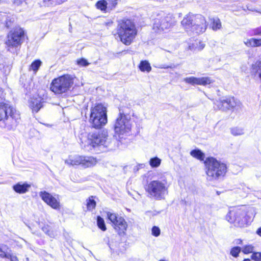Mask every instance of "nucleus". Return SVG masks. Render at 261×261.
I'll return each mask as SVG.
<instances>
[{
  "instance_id": "5701e85b",
  "label": "nucleus",
  "mask_w": 261,
  "mask_h": 261,
  "mask_svg": "<svg viewBox=\"0 0 261 261\" xmlns=\"http://www.w3.org/2000/svg\"><path fill=\"white\" fill-rule=\"evenodd\" d=\"M42 64V62L40 59H36L33 61L29 66L28 70L29 71H33L34 74H36Z\"/></svg>"
},
{
  "instance_id": "58836bf2",
  "label": "nucleus",
  "mask_w": 261,
  "mask_h": 261,
  "mask_svg": "<svg viewBox=\"0 0 261 261\" xmlns=\"http://www.w3.org/2000/svg\"><path fill=\"white\" fill-rule=\"evenodd\" d=\"M205 46V45L204 44H201L200 46V49H202Z\"/></svg>"
},
{
  "instance_id": "dca6fc26",
  "label": "nucleus",
  "mask_w": 261,
  "mask_h": 261,
  "mask_svg": "<svg viewBox=\"0 0 261 261\" xmlns=\"http://www.w3.org/2000/svg\"><path fill=\"white\" fill-rule=\"evenodd\" d=\"M117 5V0H99L95 3V6L97 10L107 13L114 9Z\"/></svg>"
},
{
  "instance_id": "e433bc0d",
  "label": "nucleus",
  "mask_w": 261,
  "mask_h": 261,
  "mask_svg": "<svg viewBox=\"0 0 261 261\" xmlns=\"http://www.w3.org/2000/svg\"><path fill=\"white\" fill-rule=\"evenodd\" d=\"M11 261H18V258L16 256H12L11 257Z\"/></svg>"
},
{
  "instance_id": "412c9836",
  "label": "nucleus",
  "mask_w": 261,
  "mask_h": 261,
  "mask_svg": "<svg viewBox=\"0 0 261 261\" xmlns=\"http://www.w3.org/2000/svg\"><path fill=\"white\" fill-rule=\"evenodd\" d=\"M244 44L247 47L250 48L260 47L261 46V39L251 38L245 41Z\"/></svg>"
},
{
  "instance_id": "393cba45",
  "label": "nucleus",
  "mask_w": 261,
  "mask_h": 261,
  "mask_svg": "<svg viewBox=\"0 0 261 261\" xmlns=\"http://www.w3.org/2000/svg\"><path fill=\"white\" fill-rule=\"evenodd\" d=\"M138 67L142 72H149L152 69L150 63L147 60L141 61L138 65Z\"/></svg>"
},
{
  "instance_id": "f8f14e48",
  "label": "nucleus",
  "mask_w": 261,
  "mask_h": 261,
  "mask_svg": "<svg viewBox=\"0 0 261 261\" xmlns=\"http://www.w3.org/2000/svg\"><path fill=\"white\" fill-rule=\"evenodd\" d=\"M107 138V133L105 130L89 133L87 135L88 144L93 148L104 145Z\"/></svg>"
},
{
  "instance_id": "1a4fd4ad",
  "label": "nucleus",
  "mask_w": 261,
  "mask_h": 261,
  "mask_svg": "<svg viewBox=\"0 0 261 261\" xmlns=\"http://www.w3.org/2000/svg\"><path fill=\"white\" fill-rule=\"evenodd\" d=\"M168 188L166 181L162 182L158 180L151 181L145 187L146 192L158 200L164 198V195L168 193Z\"/></svg>"
},
{
  "instance_id": "c85d7f7f",
  "label": "nucleus",
  "mask_w": 261,
  "mask_h": 261,
  "mask_svg": "<svg viewBox=\"0 0 261 261\" xmlns=\"http://www.w3.org/2000/svg\"><path fill=\"white\" fill-rule=\"evenodd\" d=\"M241 251V248L238 246H236L232 247L230 251V254L234 257H237L239 256V253Z\"/></svg>"
},
{
  "instance_id": "c9c22d12",
  "label": "nucleus",
  "mask_w": 261,
  "mask_h": 261,
  "mask_svg": "<svg viewBox=\"0 0 261 261\" xmlns=\"http://www.w3.org/2000/svg\"><path fill=\"white\" fill-rule=\"evenodd\" d=\"M256 233L261 237V226L257 228V229L256 231Z\"/></svg>"
},
{
  "instance_id": "0eeeda50",
  "label": "nucleus",
  "mask_w": 261,
  "mask_h": 261,
  "mask_svg": "<svg viewBox=\"0 0 261 261\" xmlns=\"http://www.w3.org/2000/svg\"><path fill=\"white\" fill-rule=\"evenodd\" d=\"M226 219L239 227H246L252 221L249 211L242 207H234L230 210L226 216Z\"/></svg>"
},
{
  "instance_id": "aec40b11",
  "label": "nucleus",
  "mask_w": 261,
  "mask_h": 261,
  "mask_svg": "<svg viewBox=\"0 0 261 261\" xmlns=\"http://www.w3.org/2000/svg\"><path fill=\"white\" fill-rule=\"evenodd\" d=\"M31 187V185L27 182H18L13 186V189L17 193L24 194L27 192Z\"/></svg>"
},
{
  "instance_id": "c756f323",
  "label": "nucleus",
  "mask_w": 261,
  "mask_h": 261,
  "mask_svg": "<svg viewBox=\"0 0 261 261\" xmlns=\"http://www.w3.org/2000/svg\"><path fill=\"white\" fill-rule=\"evenodd\" d=\"M253 246L251 245H247L243 247L242 252L245 254H248L251 253H253Z\"/></svg>"
},
{
  "instance_id": "f03ea898",
  "label": "nucleus",
  "mask_w": 261,
  "mask_h": 261,
  "mask_svg": "<svg viewBox=\"0 0 261 261\" xmlns=\"http://www.w3.org/2000/svg\"><path fill=\"white\" fill-rule=\"evenodd\" d=\"M138 31L135 22L129 18H124L117 21V25L112 32L114 38L123 44L129 46L135 40Z\"/></svg>"
},
{
  "instance_id": "37998d69",
  "label": "nucleus",
  "mask_w": 261,
  "mask_h": 261,
  "mask_svg": "<svg viewBox=\"0 0 261 261\" xmlns=\"http://www.w3.org/2000/svg\"><path fill=\"white\" fill-rule=\"evenodd\" d=\"M159 261H167V260H164V259H160V260H159Z\"/></svg>"
},
{
  "instance_id": "72a5a7b5",
  "label": "nucleus",
  "mask_w": 261,
  "mask_h": 261,
  "mask_svg": "<svg viewBox=\"0 0 261 261\" xmlns=\"http://www.w3.org/2000/svg\"><path fill=\"white\" fill-rule=\"evenodd\" d=\"M252 35L261 36V28L258 27L252 30Z\"/></svg>"
},
{
  "instance_id": "2f4dec72",
  "label": "nucleus",
  "mask_w": 261,
  "mask_h": 261,
  "mask_svg": "<svg viewBox=\"0 0 261 261\" xmlns=\"http://www.w3.org/2000/svg\"><path fill=\"white\" fill-rule=\"evenodd\" d=\"M77 64L81 66L85 67L88 66L89 64V63L87 61V60L84 58H80L76 61Z\"/></svg>"
},
{
  "instance_id": "9d476101",
  "label": "nucleus",
  "mask_w": 261,
  "mask_h": 261,
  "mask_svg": "<svg viewBox=\"0 0 261 261\" xmlns=\"http://www.w3.org/2000/svg\"><path fill=\"white\" fill-rule=\"evenodd\" d=\"M107 219L110 221L112 226L119 236L124 235L128 227V224L124 218L117 213L106 212Z\"/></svg>"
},
{
  "instance_id": "f704fd0d",
  "label": "nucleus",
  "mask_w": 261,
  "mask_h": 261,
  "mask_svg": "<svg viewBox=\"0 0 261 261\" xmlns=\"http://www.w3.org/2000/svg\"><path fill=\"white\" fill-rule=\"evenodd\" d=\"M0 257L2 258H9V255L0 248Z\"/></svg>"
},
{
  "instance_id": "4be33fe9",
  "label": "nucleus",
  "mask_w": 261,
  "mask_h": 261,
  "mask_svg": "<svg viewBox=\"0 0 261 261\" xmlns=\"http://www.w3.org/2000/svg\"><path fill=\"white\" fill-rule=\"evenodd\" d=\"M190 155L194 158L203 161L204 162L205 154L199 149H195L192 150L190 152Z\"/></svg>"
},
{
  "instance_id": "b1692460",
  "label": "nucleus",
  "mask_w": 261,
  "mask_h": 261,
  "mask_svg": "<svg viewBox=\"0 0 261 261\" xmlns=\"http://www.w3.org/2000/svg\"><path fill=\"white\" fill-rule=\"evenodd\" d=\"M95 196H90L86 200V208L88 211H92L95 209L96 202L95 200Z\"/></svg>"
},
{
  "instance_id": "7ed1b4c3",
  "label": "nucleus",
  "mask_w": 261,
  "mask_h": 261,
  "mask_svg": "<svg viewBox=\"0 0 261 261\" xmlns=\"http://www.w3.org/2000/svg\"><path fill=\"white\" fill-rule=\"evenodd\" d=\"M206 178L209 181H216L223 178L227 172V164L213 156H208L203 162Z\"/></svg>"
},
{
  "instance_id": "6e6552de",
  "label": "nucleus",
  "mask_w": 261,
  "mask_h": 261,
  "mask_svg": "<svg viewBox=\"0 0 261 261\" xmlns=\"http://www.w3.org/2000/svg\"><path fill=\"white\" fill-rule=\"evenodd\" d=\"M20 115L16 109L9 103L0 102V122H2L5 127L11 128L16 124L20 119Z\"/></svg>"
},
{
  "instance_id": "f257e3e1",
  "label": "nucleus",
  "mask_w": 261,
  "mask_h": 261,
  "mask_svg": "<svg viewBox=\"0 0 261 261\" xmlns=\"http://www.w3.org/2000/svg\"><path fill=\"white\" fill-rule=\"evenodd\" d=\"M5 27L10 30L4 42L6 50L11 53L19 50L27 36L25 30L19 25H15L13 18L7 19Z\"/></svg>"
},
{
  "instance_id": "cd10ccee",
  "label": "nucleus",
  "mask_w": 261,
  "mask_h": 261,
  "mask_svg": "<svg viewBox=\"0 0 261 261\" xmlns=\"http://www.w3.org/2000/svg\"><path fill=\"white\" fill-rule=\"evenodd\" d=\"M161 163V159L156 156L151 158L149 161V165L152 168L159 167Z\"/></svg>"
},
{
  "instance_id": "20e7f679",
  "label": "nucleus",
  "mask_w": 261,
  "mask_h": 261,
  "mask_svg": "<svg viewBox=\"0 0 261 261\" xmlns=\"http://www.w3.org/2000/svg\"><path fill=\"white\" fill-rule=\"evenodd\" d=\"M180 23L185 31L198 34L204 33L207 27L205 17L201 14H194L191 12L183 17Z\"/></svg>"
},
{
  "instance_id": "39448f33",
  "label": "nucleus",
  "mask_w": 261,
  "mask_h": 261,
  "mask_svg": "<svg viewBox=\"0 0 261 261\" xmlns=\"http://www.w3.org/2000/svg\"><path fill=\"white\" fill-rule=\"evenodd\" d=\"M89 122L91 128L100 129L108 123L107 108L102 103H96L90 108Z\"/></svg>"
},
{
  "instance_id": "2eb2a0df",
  "label": "nucleus",
  "mask_w": 261,
  "mask_h": 261,
  "mask_svg": "<svg viewBox=\"0 0 261 261\" xmlns=\"http://www.w3.org/2000/svg\"><path fill=\"white\" fill-rule=\"evenodd\" d=\"M39 195L41 199L48 205L55 210H60L61 207L60 202L59 199V196L57 197L53 196L49 193L46 191H41Z\"/></svg>"
},
{
  "instance_id": "a878e982",
  "label": "nucleus",
  "mask_w": 261,
  "mask_h": 261,
  "mask_svg": "<svg viewBox=\"0 0 261 261\" xmlns=\"http://www.w3.org/2000/svg\"><path fill=\"white\" fill-rule=\"evenodd\" d=\"M210 25L212 29L214 31H217L221 28V22L217 17H213L210 19Z\"/></svg>"
},
{
  "instance_id": "4c0bfd02",
  "label": "nucleus",
  "mask_w": 261,
  "mask_h": 261,
  "mask_svg": "<svg viewBox=\"0 0 261 261\" xmlns=\"http://www.w3.org/2000/svg\"><path fill=\"white\" fill-rule=\"evenodd\" d=\"M172 66H170V65H167V66H164L163 67H161V68H163V69H169V68H172Z\"/></svg>"
},
{
  "instance_id": "4468645a",
  "label": "nucleus",
  "mask_w": 261,
  "mask_h": 261,
  "mask_svg": "<svg viewBox=\"0 0 261 261\" xmlns=\"http://www.w3.org/2000/svg\"><path fill=\"white\" fill-rule=\"evenodd\" d=\"M96 158L93 156H78L70 160L72 165H81L84 168L93 167L97 163Z\"/></svg>"
},
{
  "instance_id": "a19ab883",
  "label": "nucleus",
  "mask_w": 261,
  "mask_h": 261,
  "mask_svg": "<svg viewBox=\"0 0 261 261\" xmlns=\"http://www.w3.org/2000/svg\"><path fill=\"white\" fill-rule=\"evenodd\" d=\"M65 1V0H61L60 2H59V4H62L63 2H64Z\"/></svg>"
},
{
  "instance_id": "bb28decb",
  "label": "nucleus",
  "mask_w": 261,
  "mask_h": 261,
  "mask_svg": "<svg viewBox=\"0 0 261 261\" xmlns=\"http://www.w3.org/2000/svg\"><path fill=\"white\" fill-rule=\"evenodd\" d=\"M97 226L101 231H105L107 230V226L104 219L100 216L96 217Z\"/></svg>"
},
{
  "instance_id": "423d86ee",
  "label": "nucleus",
  "mask_w": 261,
  "mask_h": 261,
  "mask_svg": "<svg viewBox=\"0 0 261 261\" xmlns=\"http://www.w3.org/2000/svg\"><path fill=\"white\" fill-rule=\"evenodd\" d=\"M75 77L69 74H64L54 78L51 82L49 90L55 95H61L70 91Z\"/></svg>"
},
{
  "instance_id": "ea45409f",
  "label": "nucleus",
  "mask_w": 261,
  "mask_h": 261,
  "mask_svg": "<svg viewBox=\"0 0 261 261\" xmlns=\"http://www.w3.org/2000/svg\"><path fill=\"white\" fill-rule=\"evenodd\" d=\"M46 233H47L48 235L50 236V235L53 234V231H51V232L50 233L49 231H48V232H46Z\"/></svg>"
},
{
  "instance_id": "7c9ffc66",
  "label": "nucleus",
  "mask_w": 261,
  "mask_h": 261,
  "mask_svg": "<svg viewBox=\"0 0 261 261\" xmlns=\"http://www.w3.org/2000/svg\"><path fill=\"white\" fill-rule=\"evenodd\" d=\"M251 259L254 261H261V252H254L251 255Z\"/></svg>"
},
{
  "instance_id": "473e14b6",
  "label": "nucleus",
  "mask_w": 261,
  "mask_h": 261,
  "mask_svg": "<svg viewBox=\"0 0 261 261\" xmlns=\"http://www.w3.org/2000/svg\"><path fill=\"white\" fill-rule=\"evenodd\" d=\"M151 231L152 234L154 237H158L160 234V229L158 226H153Z\"/></svg>"
},
{
  "instance_id": "9b49d317",
  "label": "nucleus",
  "mask_w": 261,
  "mask_h": 261,
  "mask_svg": "<svg viewBox=\"0 0 261 261\" xmlns=\"http://www.w3.org/2000/svg\"><path fill=\"white\" fill-rule=\"evenodd\" d=\"M132 124L130 117L123 113H119L114 125V130L119 137L130 132Z\"/></svg>"
},
{
  "instance_id": "f3484780",
  "label": "nucleus",
  "mask_w": 261,
  "mask_h": 261,
  "mask_svg": "<svg viewBox=\"0 0 261 261\" xmlns=\"http://www.w3.org/2000/svg\"><path fill=\"white\" fill-rule=\"evenodd\" d=\"M184 81L189 84L192 85H201L206 86L214 82V80L208 76L196 77L195 76L187 77L184 79Z\"/></svg>"
},
{
  "instance_id": "c03bdc74",
  "label": "nucleus",
  "mask_w": 261,
  "mask_h": 261,
  "mask_svg": "<svg viewBox=\"0 0 261 261\" xmlns=\"http://www.w3.org/2000/svg\"><path fill=\"white\" fill-rule=\"evenodd\" d=\"M2 0H0V3L2 2Z\"/></svg>"
},
{
  "instance_id": "6ab92c4d",
  "label": "nucleus",
  "mask_w": 261,
  "mask_h": 261,
  "mask_svg": "<svg viewBox=\"0 0 261 261\" xmlns=\"http://www.w3.org/2000/svg\"><path fill=\"white\" fill-rule=\"evenodd\" d=\"M43 99L38 96L33 97L30 101V108L33 112L37 113L43 107Z\"/></svg>"
},
{
  "instance_id": "79ce46f5",
  "label": "nucleus",
  "mask_w": 261,
  "mask_h": 261,
  "mask_svg": "<svg viewBox=\"0 0 261 261\" xmlns=\"http://www.w3.org/2000/svg\"><path fill=\"white\" fill-rule=\"evenodd\" d=\"M243 261H250V260L249 258H245Z\"/></svg>"
},
{
  "instance_id": "ddd939ff",
  "label": "nucleus",
  "mask_w": 261,
  "mask_h": 261,
  "mask_svg": "<svg viewBox=\"0 0 261 261\" xmlns=\"http://www.w3.org/2000/svg\"><path fill=\"white\" fill-rule=\"evenodd\" d=\"M240 104L233 96H227L223 99L216 100L214 102V108L216 110L226 111L234 109Z\"/></svg>"
},
{
  "instance_id": "a211bd4d",
  "label": "nucleus",
  "mask_w": 261,
  "mask_h": 261,
  "mask_svg": "<svg viewBox=\"0 0 261 261\" xmlns=\"http://www.w3.org/2000/svg\"><path fill=\"white\" fill-rule=\"evenodd\" d=\"M250 74L255 80L261 83V60H257L251 64Z\"/></svg>"
}]
</instances>
